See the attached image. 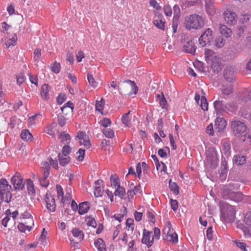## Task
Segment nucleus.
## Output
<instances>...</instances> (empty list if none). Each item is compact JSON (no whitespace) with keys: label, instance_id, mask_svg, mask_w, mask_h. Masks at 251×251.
<instances>
[{"label":"nucleus","instance_id":"obj_63","mask_svg":"<svg viewBox=\"0 0 251 251\" xmlns=\"http://www.w3.org/2000/svg\"><path fill=\"white\" fill-rule=\"evenodd\" d=\"M7 181L4 178L0 180V190H2V192L5 191V188L7 185Z\"/></svg>","mask_w":251,"mask_h":251},{"label":"nucleus","instance_id":"obj_8","mask_svg":"<svg viewBox=\"0 0 251 251\" xmlns=\"http://www.w3.org/2000/svg\"><path fill=\"white\" fill-rule=\"evenodd\" d=\"M225 22L229 25H235L237 21V16L235 13L227 9L223 14Z\"/></svg>","mask_w":251,"mask_h":251},{"label":"nucleus","instance_id":"obj_18","mask_svg":"<svg viewBox=\"0 0 251 251\" xmlns=\"http://www.w3.org/2000/svg\"><path fill=\"white\" fill-rule=\"evenodd\" d=\"M170 227H165L163 229V231L164 233H165V232H167V234L168 236V239L169 241L172 242L174 243H176L177 242L178 238H177V234L176 233H170Z\"/></svg>","mask_w":251,"mask_h":251},{"label":"nucleus","instance_id":"obj_35","mask_svg":"<svg viewBox=\"0 0 251 251\" xmlns=\"http://www.w3.org/2000/svg\"><path fill=\"white\" fill-rule=\"evenodd\" d=\"M129 113L130 111L124 114L122 117V121L123 124H125L127 127H129L131 126V122L129 118Z\"/></svg>","mask_w":251,"mask_h":251},{"label":"nucleus","instance_id":"obj_19","mask_svg":"<svg viewBox=\"0 0 251 251\" xmlns=\"http://www.w3.org/2000/svg\"><path fill=\"white\" fill-rule=\"evenodd\" d=\"M49 88L48 84H44L42 85L41 89V96L44 100H47L49 99Z\"/></svg>","mask_w":251,"mask_h":251},{"label":"nucleus","instance_id":"obj_40","mask_svg":"<svg viewBox=\"0 0 251 251\" xmlns=\"http://www.w3.org/2000/svg\"><path fill=\"white\" fill-rule=\"evenodd\" d=\"M110 181L111 182V185L116 187L117 186H118V185H120L119 184V179L118 177V176L115 174L112 175L110 176Z\"/></svg>","mask_w":251,"mask_h":251},{"label":"nucleus","instance_id":"obj_15","mask_svg":"<svg viewBox=\"0 0 251 251\" xmlns=\"http://www.w3.org/2000/svg\"><path fill=\"white\" fill-rule=\"evenodd\" d=\"M196 49L197 48L195 45L194 42L192 40L188 41L183 47V51L192 54H194Z\"/></svg>","mask_w":251,"mask_h":251},{"label":"nucleus","instance_id":"obj_25","mask_svg":"<svg viewBox=\"0 0 251 251\" xmlns=\"http://www.w3.org/2000/svg\"><path fill=\"white\" fill-rule=\"evenodd\" d=\"M74 108V105L73 103L71 101H69L66 103L63 107L61 108V110L62 113L66 115H67V111H65L66 109H67L69 111H73Z\"/></svg>","mask_w":251,"mask_h":251},{"label":"nucleus","instance_id":"obj_49","mask_svg":"<svg viewBox=\"0 0 251 251\" xmlns=\"http://www.w3.org/2000/svg\"><path fill=\"white\" fill-rule=\"evenodd\" d=\"M244 222L251 229V212H249L245 215Z\"/></svg>","mask_w":251,"mask_h":251},{"label":"nucleus","instance_id":"obj_17","mask_svg":"<svg viewBox=\"0 0 251 251\" xmlns=\"http://www.w3.org/2000/svg\"><path fill=\"white\" fill-rule=\"evenodd\" d=\"M90 202L88 201H84L79 204L78 213L80 215H83L86 213L90 209Z\"/></svg>","mask_w":251,"mask_h":251},{"label":"nucleus","instance_id":"obj_36","mask_svg":"<svg viewBox=\"0 0 251 251\" xmlns=\"http://www.w3.org/2000/svg\"><path fill=\"white\" fill-rule=\"evenodd\" d=\"M221 90L224 95L228 96L232 93V87L231 85H229L226 87L222 85Z\"/></svg>","mask_w":251,"mask_h":251},{"label":"nucleus","instance_id":"obj_34","mask_svg":"<svg viewBox=\"0 0 251 251\" xmlns=\"http://www.w3.org/2000/svg\"><path fill=\"white\" fill-rule=\"evenodd\" d=\"M27 190L30 195H33L35 193L33 182L30 179H27Z\"/></svg>","mask_w":251,"mask_h":251},{"label":"nucleus","instance_id":"obj_59","mask_svg":"<svg viewBox=\"0 0 251 251\" xmlns=\"http://www.w3.org/2000/svg\"><path fill=\"white\" fill-rule=\"evenodd\" d=\"M211 68L214 72H218L221 69V65H219L217 62L215 61H212L211 62Z\"/></svg>","mask_w":251,"mask_h":251},{"label":"nucleus","instance_id":"obj_11","mask_svg":"<svg viewBox=\"0 0 251 251\" xmlns=\"http://www.w3.org/2000/svg\"><path fill=\"white\" fill-rule=\"evenodd\" d=\"M77 137L80 140L79 143L80 145H84L87 149L90 147L91 144L89 137L84 132L79 131L77 133Z\"/></svg>","mask_w":251,"mask_h":251},{"label":"nucleus","instance_id":"obj_42","mask_svg":"<svg viewBox=\"0 0 251 251\" xmlns=\"http://www.w3.org/2000/svg\"><path fill=\"white\" fill-rule=\"evenodd\" d=\"M206 10L207 13L209 16H213L216 13L215 9L213 5H207L206 4L205 5Z\"/></svg>","mask_w":251,"mask_h":251},{"label":"nucleus","instance_id":"obj_26","mask_svg":"<svg viewBox=\"0 0 251 251\" xmlns=\"http://www.w3.org/2000/svg\"><path fill=\"white\" fill-rule=\"evenodd\" d=\"M58 158L60 164L62 166L68 164L70 161V157L69 156H65L63 154H61V153H58Z\"/></svg>","mask_w":251,"mask_h":251},{"label":"nucleus","instance_id":"obj_28","mask_svg":"<svg viewBox=\"0 0 251 251\" xmlns=\"http://www.w3.org/2000/svg\"><path fill=\"white\" fill-rule=\"evenodd\" d=\"M220 29L221 34L226 38L231 36L232 33L231 30L230 28L227 27L225 25H222L220 28Z\"/></svg>","mask_w":251,"mask_h":251},{"label":"nucleus","instance_id":"obj_4","mask_svg":"<svg viewBox=\"0 0 251 251\" xmlns=\"http://www.w3.org/2000/svg\"><path fill=\"white\" fill-rule=\"evenodd\" d=\"M230 128L233 134L239 137L246 132L247 127L246 124L239 120H233L230 121Z\"/></svg>","mask_w":251,"mask_h":251},{"label":"nucleus","instance_id":"obj_61","mask_svg":"<svg viewBox=\"0 0 251 251\" xmlns=\"http://www.w3.org/2000/svg\"><path fill=\"white\" fill-rule=\"evenodd\" d=\"M100 123L102 126L106 127L111 125V122L109 119L104 118L100 121Z\"/></svg>","mask_w":251,"mask_h":251},{"label":"nucleus","instance_id":"obj_50","mask_svg":"<svg viewBox=\"0 0 251 251\" xmlns=\"http://www.w3.org/2000/svg\"><path fill=\"white\" fill-rule=\"evenodd\" d=\"M47 235V231L46 230V229L44 228L43 229L42 232L39 238V240L42 243V244L45 245L46 243V237Z\"/></svg>","mask_w":251,"mask_h":251},{"label":"nucleus","instance_id":"obj_7","mask_svg":"<svg viewBox=\"0 0 251 251\" xmlns=\"http://www.w3.org/2000/svg\"><path fill=\"white\" fill-rule=\"evenodd\" d=\"M11 182L13 185L15 191L23 190L25 187V183L20 174L16 172L11 179Z\"/></svg>","mask_w":251,"mask_h":251},{"label":"nucleus","instance_id":"obj_20","mask_svg":"<svg viewBox=\"0 0 251 251\" xmlns=\"http://www.w3.org/2000/svg\"><path fill=\"white\" fill-rule=\"evenodd\" d=\"M225 44V40L221 36H218L216 38L213 40V44H212L211 48L216 47L217 48H221L223 47Z\"/></svg>","mask_w":251,"mask_h":251},{"label":"nucleus","instance_id":"obj_44","mask_svg":"<svg viewBox=\"0 0 251 251\" xmlns=\"http://www.w3.org/2000/svg\"><path fill=\"white\" fill-rule=\"evenodd\" d=\"M42 165L43 168L44 169V174H45V176H49L50 169V164L47 162H44L42 163Z\"/></svg>","mask_w":251,"mask_h":251},{"label":"nucleus","instance_id":"obj_64","mask_svg":"<svg viewBox=\"0 0 251 251\" xmlns=\"http://www.w3.org/2000/svg\"><path fill=\"white\" fill-rule=\"evenodd\" d=\"M164 11L166 16H169L172 15V10L171 7L169 5H166L164 7Z\"/></svg>","mask_w":251,"mask_h":251},{"label":"nucleus","instance_id":"obj_12","mask_svg":"<svg viewBox=\"0 0 251 251\" xmlns=\"http://www.w3.org/2000/svg\"><path fill=\"white\" fill-rule=\"evenodd\" d=\"M45 201L47 208L50 212H54L56 209V204L54 197L51 195L49 196L48 194H46Z\"/></svg>","mask_w":251,"mask_h":251},{"label":"nucleus","instance_id":"obj_41","mask_svg":"<svg viewBox=\"0 0 251 251\" xmlns=\"http://www.w3.org/2000/svg\"><path fill=\"white\" fill-rule=\"evenodd\" d=\"M201 107L204 111L208 110V102L204 96H202L201 99Z\"/></svg>","mask_w":251,"mask_h":251},{"label":"nucleus","instance_id":"obj_14","mask_svg":"<svg viewBox=\"0 0 251 251\" xmlns=\"http://www.w3.org/2000/svg\"><path fill=\"white\" fill-rule=\"evenodd\" d=\"M162 18L163 15L160 13H157L153 19V24L159 29L164 30L165 22L163 21Z\"/></svg>","mask_w":251,"mask_h":251},{"label":"nucleus","instance_id":"obj_60","mask_svg":"<svg viewBox=\"0 0 251 251\" xmlns=\"http://www.w3.org/2000/svg\"><path fill=\"white\" fill-rule=\"evenodd\" d=\"M77 154V153H79V155L78 156L76 157V159L78 160V161H82L84 159V155H85V150H83V149H80L76 153Z\"/></svg>","mask_w":251,"mask_h":251},{"label":"nucleus","instance_id":"obj_54","mask_svg":"<svg viewBox=\"0 0 251 251\" xmlns=\"http://www.w3.org/2000/svg\"><path fill=\"white\" fill-rule=\"evenodd\" d=\"M174 12V18L177 17V19H179V16L180 13V10L179 8V7L178 5L175 4L173 7Z\"/></svg>","mask_w":251,"mask_h":251},{"label":"nucleus","instance_id":"obj_52","mask_svg":"<svg viewBox=\"0 0 251 251\" xmlns=\"http://www.w3.org/2000/svg\"><path fill=\"white\" fill-rule=\"evenodd\" d=\"M66 98V96L65 94H60L56 98L57 103L61 105L65 101Z\"/></svg>","mask_w":251,"mask_h":251},{"label":"nucleus","instance_id":"obj_5","mask_svg":"<svg viewBox=\"0 0 251 251\" xmlns=\"http://www.w3.org/2000/svg\"><path fill=\"white\" fill-rule=\"evenodd\" d=\"M223 197L236 202L241 201L243 199V194L241 192H234L229 188H225L223 192Z\"/></svg>","mask_w":251,"mask_h":251},{"label":"nucleus","instance_id":"obj_31","mask_svg":"<svg viewBox=\"0 0 251 251\" xmlns=\"http://www.w3.org/2000/svg\"><path fill=\"white\" fill-rule=\"evenodd\" d=\"M169 188L171 191H172L175 195L179 194V187L176 182L172 181V180H169Z\"/></svg>","mask_w":251,"mask_h":251},{"label":"nucleus","instance_id":"obj_24","mask_svg":"<svg viewBox=\"0 0 251 251\" xmlns=\"http://www.w3.org/2000/svg\"><path fill=\"white\" fill-rule=\"evenodd\" d=\"M233 162L237 165H243L246 162V157L243 155H235L234 156Z\"/></svg>","mask_w":251,"mask_h":251},{"label":"nucleus","instance_id":"obj_39","mask_svg":"<svg viewBox=\"0 0 251 251\" xmlns=\"http://www.w3.org/2000/svg\"><path fill=\"white\" fill-rule=\"evenodd\" d=\"M104 105V100L101 98L100 101L97 100L96 102V110L102 112Z\"/></svg>","mask_w":251,"mask_h":251},{"label":"nucleus","instance_id":"obj_9","mask_svg":"<svg viewBox=\"0 0 251 251\" xmlns=\"http://www.w3.org/2000/svg\"><path fill=\"white\" fill-rule=\"evenodd\" d=\"M151 231L147 230L145 228L143 229V235L141 242L142 244H146L148 248H150L153 244L154 237H152L151 239Z\"/></svg>","mask_w":251,"mask_h":251},{"label":"nucleus","instance_id":"obj_2","mask_svg":"<svg viewBox=\"0 0 251 251\" xmlns=\"http://www.w3.org/2000/svg\"><path fill=\"white\" fill-rule=\"evenodd\" d=\"M214 34L213 31L210 28L205 29L199 38V44L201 47L206 46L212 47L213 44Z\"/></svg>","mask_w":251,"mask_h":251},{"label":"nucleus","instance_id":"obj_53","mask_svg":"<svg viewBox=\"0 0 251 251\" xmlns=\"http://www.w3.org/2000/svg\"><path fill=\"white\" fill-rule=\"evenodd\" d=\"M17 37L15 36V37H13L12 39H10L5 42V45L7 48H9L11 46H13L15 45V43L17 41Z\"/></svg>","mask_w":251,"mask_h":251},{"label":"nucleus","instance_id":"obj_6","mask_svg":"<svg viewBox=\"0 0 251 251\" xmlns=\"http://www.w3.org/2000/svg\"><path fill=\"white\" fill-rule=\"evenodd\" d=\"M130 88L132 89V91L134 94H137L138 88L135 82L127 79L122 82L119 92L120 94L126 93L129 91Z\"/></svg>","mask_w":251,"mask_h":251},{"label":"nucleus","instance_id":"obj_27","mask_svg":"<svg viewBox=\"0 0 251 251\" xmlns=\"http://www.w3.org/2000/svg\"><path fill=\"white\" fill-rule=\"evenodd\" d=\"M238 227L241 229L245 238H251V230L250 229V227H247L242 225H238Z\"/></svg>","mask_w":251,"mask_h":251},{"label":"nucleus","instance_id":"obj_32","mask_svg":"<svg viewBox=\"0 0 251 251\" xmlns=\"http://www.w3.org/2000/svg\"><path fill=\"white\" fill-rule=\"evenodd\" d=\"M72 233L74 237L77 238L80 240L83 239V232L80 230L79 228H75L72 230Z\"/></svg>","mask_w":251,"mask_h":251},{"label":"nucleus","instance_id":"obj_58","mask_svg":"<svg viewBox=\"0 0 251 251\" xmlns=\"http://www.w3.org/2000/svg\"><path fill=\"white\" fill-rule=\"evenodd\" d=\"M214 51L212 50L205 49V57L206 60H209L211 57L213 56Z\"/></svg>","mask_w":251,"mask_h":251},{"label":"nucleus","instance_id":"obj_29","mask_svg":"<svg viewBox=\"0 0 251 251\" xmlns=\"http://www.w3.org/2000/svg\"><path fill=\"white\" fill-rule=\"evenodd\" d=\"M21 137L24 140L31 141L33 136L28 130L25 129L22 131L21 134Z\"/></svg>","mask_w":251,"mask_h":251},{"label":"nucleus","instance_id":"obj_13","mask_svg":"<svg viewBox=\"0 0 251 251\" xmlns=\"http://www.w3.org/2000/svg\"><path fill=\"white\" fill-rule=\"evenodd\" d=\"M226 126V122L223 118L217 117L215 121V129L217 132H223Z\"/></svg>","mask_w":251,"mask_h":251},{"label":"nucleus","instance_id":"obj_48","mask_svg":"<svg viewBox=\"0 0 251 251\" xmlns=\"http://www.w3.org/2000/svg\"><path fill=\"white\" fill-rule=\"evenodd\" d=\"M103 187L101 188L100 186H96L94 195L96 197H101L103 193Z\"/></svg>","mask_w":251,"mask_h":251},{"label":"nucleus","instance_id":"obj_21","mask_svg":"<svg viewBox=\"0 0 251 251\" xmlns=\"http://www.w3.org/2000/svg\"><path fill=\"white\" fill-rule=\"evenodd\" d=\"M214 106L216 111H226V104L223 100H216L214 102Z\"/></svg>","mask_w":251,"mask_h":251},{"label":"nucleus","instance_id":"obj_45","mask_svg":"<svg viewBox=\"0 0 251 251\" xmlns=\"http://www.w3.org/2000/svg\"><path fill=\"white\" fill-rule=\"evenodd\" d=\"M60 68L61 65L60 63L55 61L53 65L51 67V70L53 73L58 74L60 72Z\"/></svg>","mask_w":251,"mask_h":251},{"label":"nucleus","instance_id":"obj_56","mask_svg":"<svg viewBox=\"0 0 251 251\" xmlns=\"http://www.w3.org/2000/svg\"><path fill=\"white\" fill-rule=\"evenodd\" d=\"M87 219H89L87 221V225L88 226H91L94 228H96L97 226V223L94 218H92L91 217H87Z\"/></svg>","mask_w":251,"mask_h":251},{"label":"nucleus","instance_id":"obj_10","mask_svg":"<svg viewBox=\"0 0 251 251\" xmlns=\"http://www.w3.org/2000/svg\"><path fill=\"white\" fill-rule=\"evenodd\" d=\"M224 78L229 82H232L235 78L234 68L231 66L226 67L223 72Z\"/></svg>","mask_w":251,"mask_h":251},{"label":"nucleus","instance_id":"obj_43","mask_svg":"<svg viewBox=\"0 0 251 251\" xmlns=\"http://www.w3.org/2000/svg\"><path fill=\"white\" fill-rule=\"evenodd\" d=\"M102 132L107 138H112L114 136V131L110 128L104 129Z\"/></svg>","mask_w":251,"mask_h":251},{"label":"nucleus","instance_id":"obj_57","mask_svg":"<svg viewBox=\"0 0 251 251\" xmlns=\"http://www.w3.org/2000/svg\"><path fill=\"white\" fill-rule=\"evenodd\" d=\"M71 148L68 145H65L62 150V153L61 154H63L65 156H68L69 153L71 152Z\"/></svg>","mask_w":251,"mask_h":251},{"label":"nucleus","instance_id":"obj_3","mask_svg":"<svg viewBox=\"0 0 251 251\" xmlns=\"http://www.w3.org/2000/svg\"><path fill=\"white\" fill-rule=\"evenodd\" d=\"M236 211L233 206L226 203L224 205L221 212V218L226 223H232L234 221Z\"/></svg>","mask_w":251,"mask_h":251},{"label":"nucleus","instance_id":"obj_16","mask_svg":"<svg viewBox=\"0 0 251 251\" xmlns=\"http://www.w3.org/2000/svg\"><path fill=\"white\" fill-rule=\"evenodd\" d=\"M223 150L225 155L228 157L231 154V145L229 141L226 139L223 140Z\"/></svg>","mask_w":251,"mask_h":251},{"label":"nucleus","instance_id":"obj_23","mask_svg":"<svg viewBox=\"0 0 251 251\" xmlns=\"http://www.w3.org/2000/svg\"><path fill=\"white\" fill-rule=\"evenodd\" d=\"M156 99L159 101L160 106L162 108H166L167 104V101L164 97L163 92L161 94L156 95Z\"/></svg>","mask_w":251,"mask_h":251},{"label":"nucleus","instance_id":"obj_46","mask_svg":"<svg viewBox=\"0 0 251 251\" xmlns=\"http://www.w3.org/2000/svg\"><path fill=\"white\" fill-rule=\"evenodd\" d=\"M87 79L89 84L94 88L98 86V83L95 81L94 78L91 74H88Z\"/></svg>","mask_w":251,"mask_h":251},{"label":"nucleus","instance_id":"obj_55","mask_svg":"<svg viewBox=\"0 0 251 251\" xmlns=\"http://www.w3.org/2000/svg\"><path fill=\"white\" fill-rule=\"evenodd\" d=\"M59 137L61 139V142L70 140L71 139L70 135L68 133H65L64 132H61Z\"/></svg>","mask_w":251,"mask_h":251},{"label":"nucleus","instance_id":"obj_38","mask_svg":"<svg viewBox=\"0 0 251 251\" xmlns=\"http://www.w3.org/2000/svg\"><path fill=\"white\" fill-rule=\"evenodd\" d=\"M240 140L246 142L248 144H251V135L246 132L240 136Z\"/></svg>","mask_w":251,"mask_h":251},{"label":"nucleus","instance_id":"obj_22","mask_svg":"<svg viewBox=\"0 0 251 251\" xmlns=\"http://www.w3.org/2000/svg\"><path fill=\"white\" fill-rule=\"evenodd\" d=\"M95 247L97 248V249L100 251H106V249L105 248V245L104 243L103 240L99 238L97 239L94 243Z\"/></svg>","mask_w":251,"mask_h":251},{"label":"nucleus","instance_id":"obj_1","mask_svg":"<svg viewBox=\"0 0 251 251\" xmlns=\"http://www.w3.org/2000/svg\"><path fill=\"white\" fill-rule=\"evenodd\" d=\"M184 24L187 30H199L204 26L205 20L201 15L196 14H191L185 17Z\"/></svg>","mask_w":251,"mask_h":251},{"label":"nucleus","instance_id":"obj_47","mask_svg":"<svg viewBox=\"0 0 251 251\" xmlns=\"http://www.w3.org/2000/svg\"><path fill=\"white\" fill-rule=\"evenodd\" d=\"M31 226H27L23 223H19L18 226V228L19 230L21 232H25L26 230H27L29 231L31 230Z\"/></svg>","mask_w":251,"mask_h":251},{"label":"nucleus","instance_id":"obj_33","mask_svg":"<svg viewBox=\"0 0 251 251\" xmlns=\"http://www.w3.org/2000/svg\"><path fill=\"white\" fill-rule=\"evenodd\" d=\"M237 108L238 106L236 102H230L226 104V110L234 113L236 111Z\"/></svg>","mask_w":251,"mask_h":251},{"label":"nucleus","instance_id":"obj_62","mask_svg":"<svg viewBox=\"0 0 251 251\" xmlns=\"http://www.w3.org/2000/svg\"><path fill=\"white\" fill-rule=\"evenodd\" d=\"M66 120V118L63 115H58V124L61 127L65 125Z\"/></svg>","mask_w":251,"mask_h":251},{"label":"nucleus","instance_id":"obj_51","mask_svg":"<svg viewBox=\"0 0 251 251\" xmlns=\"http://www.w3.org/2000/svg\"><path fill=\"white\" fill-rule=\"evenodd\" d=\"M41 49L39 48H37L35 50L34 52L33 53V58L34 60L36 62H38L41 56Z\"/></svg>","mask_w":251,"mask_h":251},{"label":"nucleus","instance_id":"obj_30","mask_svg":"<svg viewBox=\"0 0 251 251\" xmlns=\"http://www.w3.org/2000/svg\"><path fill=\"white\" fill-rule=\"evenodd\" d=\"M126 194V190L125 189L120 186V185H118L117 188L115 190L114 192V195L116 196H118L121 198L123 199Z\"/></svg>","mask_w":251,"mask_h":251},{"label":"nucleus","instance_id":"obj_37","mask_svg":"<svg viewBox=\"0 0 251 251\" xmlns=\"http://www.w3.org/2000/svg\"><path fill=\"white\" fill-rule=\"evenodd\" d=\"M217 158L216 154H212L209 157L207 156V162H209L211 164V166L214 168L217 166Z\"/></svg>","mask_w":251,"mask_h":251}]
</instances>
